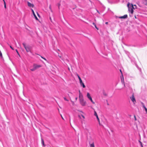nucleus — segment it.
I'll return each instance as SVG.
<instances>
[{"label":"nucleus","instance_id":"a211bd4d","mask_svg":"<svg viewBox=\"0 0 147 147\" xmlns=\"http://www.w3.org/2000/svg\"><path fill=\"white\" fill-rule=\"evenodd\" d=\"M58 56L59 57V58H60L62 60L64 61V59L63 58H62L61 56H60L59 55H58Z\"/></svg>","mask_w":147,"mask_h":147},{"label":"nucleus","instance_id":"aec40b11","mask_svg":"<svg viewBox=\"0 0 147 147\" xmlns=\"http://www.w3.org/2000/svg\"><path fill=\"white\" fill-rule=\"evenodd\" d=\"M79 96H80V95H82V96H83L82 94L80 92V90L79 91Z\"/></svg>","mask_w":147,"mask_h":147},{"label":"nucleus","instance_id":"1a4fd4ad","mask_svg":"<svg viewBox=\"0 0 147 147\" xmlns=\"http://www.w3.org/2000/svg\"><path fill=\"white\" fill-rule=\"evenodd\" d=\"M96 118H97V119L98 121V122L99 123V125H102V123H100V119L98 117V115H97V116H96Z\"/></svg>","mask_w":147,"mask_h":147},{"label":"nucleus","instance_id":"20e7f679","mask_svg":"<svg viewBox=\"0 0 147 147\" xmlns=\"http://www.w3.org/2000/svg\"><path fill=\"white\" fill-rule=\"evenodd\" d=\"M23 46L24 47L26 51L27 52H29L30 51V47L28 46H26L25 44L24 43H23Z\"/></svg>","mask_w":147,"mask_h":147},{"label":"nucleus","instance_id":"c03bdc74","mask_svg":"<svg viewBox=\"0 0 147 147\" xmlns=\"http://www.w3.org/2000/svg\"><path fill=\"white\" fill-rule=\"evenodd\" d=\"M4 2V1H5V0H3Z\"/></svg>","mask_w":147,"mask_h":147},{"label":"nucleus","instance_id":"6e6552de","mask_svg":"<svg viewBox=\"0 0 147 147\" xmlns=\"http://www.w3.org/2000/svg\"><path fill=\"white\" fill-rule=\"evenodd\" d=\"M127 15L126 14V15H124L123 16L119 17V18H120V19H125V18H127Z\"/></svg>","mask_w":147,"mask_h":147},{"label":"nucleus","instance_id":"393cba45","mask_svg":"<svg viewBox=\"0 0 147 147\" xmlns=\"http://www.w3.org/2000/svg\"><path fill=\"white\" fill-rule=\"evenodd\" d=\"M131 8H132L133 9H134V8L133 5L132 4H131Z\"/></svg>","mask_w":147,"mask_h":147},{"label":"nucleus","instance_id":"4468645a","mask_svg":"<svg viewBox=\"0 0 147 147\" xmlns=\"http://www.w3.org/2000/svg\"><path fill=\"white\" fill-rule=\"evenodd\" d=\"M81 85H82V87L83 88H85L86 86H85L84 85V83L82 82V83L80 84Z\"/></svg>","mask_w":147,"mask_h":147},{"label":"nucleus","instance_id":"39448f33","mask_svg":"<svg viewBox=\"0 0 147 147\" xmlns=\"http://www.w3.org/2000/svg\"><path fill=\"white\" fill-rule=\"evenodd\" d=\"M130 98L131 100L133 102L134 104H135L136 103V100H135V98L134 96V94H133L132 95L131 97H130Z\"/></svg>","mask_w":147,"mask_h":147},{"label":"nucleus","instance_id":"a18cd8bd","mask_svg":"<svg viewBox=\"0 0 147 147\" xmlns=\"http://www.w3.org/2000/svg\"><path fill=\"white\" fill-rule=\"evenodd\" d=\"M134 6H135V7H136V5H134Z\"/></svg>","mask_w":147,"mask_h":147},{"label":"nucleus","instance_id":"58836bf2","mask_svg":"<svg viewBox=\"0 0 147 147\" xmlns=\"http://www.w3.org/2000/svg\"><path fill=\"white\" fill-rule=\"evenodd\" d=\"M77 99H78V98L77 97H76V100H77Z\"/></svg>","mask_w":147,"mask_h":147},{"label":"nucleus","instance_id":"cd10ccee","mask_svg":"<svg viewBox=\"0 0 147 147\" xmlns=\"http://www.w3.org/2000/svg\"><path fill=\"white\" fill-rule=\"evenodd\" d=\"M49 8L50 9V10L52 11V9H51V5H49Z\"/></svg>","mask_w":147,"mask_h":147},{"label":"nucleus","instance_id":"f8f14e48","mask_svg":"<svg viewBox=\"0 0 147 147\" xmlns=\"http://www.w3.org/2000/svg\"><path fill=\"white\" fill-rule=\"evenodd\" d=\"M80 115H81V116H82V117H83V118L84 119L85 118V117L82 114V113H84L82 111H80Z\"/></svg>","mask_w":147,"mask_h":147},{"label":"nucleus","instance_id":"423d86ee","mask_svg":"<svg viewBox=\"0 0 147 147\" xmlns=\"http://www.w3.org/2000/svg\"><path fill=\"white\" fill-rule=\"evenodd\" d=\"M129 3H128L127 5V6L128 7L129 10L130 12V13L133 14L134 12V10L132 8H130L129 7Z\"/></svg>","mask_w":147,"mask_h":147},{"label":"nucleus","instance_id":"9b49d317","mask_svg":"<svg viewBox=\"0 0 147 147\" xmlns=\"http://www.w3.org/2000/svg\"><path fill=\"white\" fill-rule=\"evenodd\" d=\"M77 76H78V79L79 80L80 83H80H82V80L81 79V78L80 77V76H79V75L78 74H77Z\"/></svg>","mask_w":147,"mask_h":147},{"label":"nucleus","instance_id":"dca6fc26","mask_svg":"<svg viewBox=\"0 0 147 147\" xmlns=\"http://www.w3.org/2000/svg\"><path fill=\"white\" fill-rule=\"evenodd\" d=\"M90 147H95L94 144L93 142L91 144H90Z\"/></svg>","mask_w":147,"mask_h":147},{"label":"nucleus","instance_id":"49530a36","mask_svg":"<svg viewBox=\"0 0 147 147\" xmlns=\"http://www.w3.org/2000/svg\"><path fill=\"white\" fill-rule=\"evenodd\" d=\"M135 18H136V16H135Z\"/></svg>","mask_w":147,"mask_h":147},{"label":"nucleus","instance_id":"473e14b6","mask_svg":"<svg viewBox=\"0 0 147 147\" xmlns=\"http://www.w3.org/2000/svg\"><path fill=\"white\" fill-rule=\"evenodd\" d=\"M10 47L12 50H14L13 49L12 47L11 46H10Z\"/></svg>","mask_w":147,"mask_h":147},{"label":"nucleus","instance_id":"c756f323","mask_svg":"<svg viewBox=\"0 0 147 147\" xmlns=\"http://www.w3.org/2000/svg\"><path fill=\"white\" fill-rule=\"evenodd\" d=\"M16 51L17 53H18V55H19V53H18V51H17V49H16Z\"/></svg>","mask_w":147,"mask_h":147},{"label":"nucleus","instance_id":"2f4dec72","mask_svg":"<svg viewBox=\"0 0 147 147\" xmlns=\"http://www.w3.org/2000/svg\"><path fill=\"white\" fill-rule=\"evenodd\" d=\"M120 71L121 74L122 76L123 77V75L122 73V71H121V69H120Z\"/></svg>","mask_w":147,"mask_h":147},{"label":"nucleus","instance_id":"2eb2a0df","mask_svg":"<svg viewBox=\"0 0 147 147\" xmlns=\"http://www.w3.org/2000/svg\"><path fill=\"white\" fill-rule=\"evenodd\" d=\"M41 140L43 146H45V144H44V141L43 139L42 138H41Z\"/></svg>","mask_w":147,"mask_h":147},{"label":"nucleus","instance_id":"8fccbe9b","mask_svg":"<svg viewBox=\"0 0 147 147\" xmlns=\"http://www.w3.org/2000/svg\"><path fill=\"white\" fill-rule=\"evenodd\" d=\"M93 109L94 110H94V109Z\"/></svg>","mask_w":147,"mask_h":147},{"label":"nucleus","instance_id":"de8ad7c7","mask_svg":"<svg viewBox=\"0 0 147 147\" xmlns=\"http://www.w3.org/2000/svg\"><path fill=\"white\" fill-rule=\"evenodd\" d=\"M93 109L94 110H94V109Z\"/></svg>","mask_w":147,"mask_h":147},{"label":"nucleus","instance_id":"09e8293b","mask_svg":"<svg viewBox=\"0 0 147 147\" xmlns=\"http://www.w3.org/2000/svg\"><path fill=\"white\" fill-rule=\"evenodd\" d=\"M93 109L94 110H94V109Z\"/></svg>","mask_w":147,"mask_h":147},{"label":"nucleus","instance_id":"f3484780","mask_svg":"<svg viewBox=\"0 0 147 147\" xmlns=\"http://www.w3.org/2000/svg\"><path fill=\"white\" fill-rule=\"evenodd\" d=\"M92 24H93V25H94V26H95V28H96V29L98 30V28L97 27V26H96V24H95V23H93Z\"/></svg>","mask_w":147,"mask_h":147},{"label":"nucleus","instance_id":"7c9ffc66","mask_svg":"<svg viewBox=\"0 0 147 147\" xmlns=\"http://www.w3.org/2000/svg\"><path fill=\"white\" fill-rule=\"evenodd\" d=\"M80 116H81V115H80V114L78 115V117L80 118H81V117H80Z\"/></svg>","mask_w":147,"mask_h":147},{"label":"nucleus","instance_id":"b1692460","mask_svg":"<svg viewBox=\"0 0 147 147\" xmlns=\"http://www.w3.org/2000/svg\"><path fill=\"white\" fill-rule=\"evenodd\" d=\"M64 99L66 101H69L68 100H67L65 97H64Z\"/></svg>","mask_w":147,"mask_h":147},{"label":"nucleus","instance_id":"37998d69","mask_svg":"<svg viewBox=\"0 0 147 147\" xmlns=\"http://www.w3.org/2000/svg\"><path fill=\"white\" fill-rule=\"evenodd\" d=\"M68 70H70V69H69V68H68Z\"/></svg>","mask_w":147,"mask_h":147},{"label":"nucleus","instance_id":"9d476101","mask_svg":"<svg viewBox=\"0 0 147 147\" xmlns=\"http://www.w3.org/2000/svg\"><path fill=\"white\" fill-rule=\"evenodd\" d=\"M31 10H32V12L33 15L34 16V17L35 19L36 20H38V19L37 17H36V16L35 14L34 11L32 9H31Z\"/></svg>","mask_w":147,"mask_h":147},{"label":"nucleus","instance_id":"c85d7f7f","mask_svg":"<svg viewBox=\"0 0 147 147\" xmlns=\"http://www.w3.org/2000/svg\"><path fill=\"white\" fill-rule=\"evenodd\" d=\"M134 118H135V121H136V117L135 116V115H134Z\"/></svg>","mask_w":147,"mask_h":147},{"label":"nucleus","instance_id":"ddd939ff","mask_svg":"<svg viewBox=\"0 0 147 147\" xmlns=\"http://www.w3.org/2000/svg\"><path fill=\"white\" fill-rule=\"evenodd\" d=\"M100 123H102L103 124L102 125H99L100 126H102L103 127H104V125L105 124V122L102 120H101V121H100Z\"/></svg>","mask_w":147,"mask_h":147},{"label":"nucleus","instance_id":"f257e3e1","mask_svg":"<svg viewBox=\"0 0 147 147\" xmlns=\"http://www.w3.org/2000/svg\"><path fill=\"white\" fill-rule=\"evenodd\" d=\"M79 97L80 104L83 106H86V101L84 100L83 96H82L81 95Z\"/></svg>","mask_w":147,"mask_h":147},{"label":"nucleus","instance_id":"4c0bfd02","mask_svg":"<svg viewBox=\"0 0 147 147\" xmlns=\"http://www.w3.org/2000/svg\"><path fill=\"white\" fill-rule=\"evenodd\" d=\"M105 24H108V22H106Z\"/></svg>","mask_w":147,"mask_h":147},{"label":"nucleus","instance_id":"6ab92c4d","mask_svg":"<svg viewBox=\"0 0 147 147\" xmlns=\"http://www.w3.org/2000/svg\"><path fill=\"white\" fill-rule=\"evenodd\" d=\"M94 115L95 116H97V115H98L96 111H95V110H94Z\"/></svg>","mask_w":147,"mask_h":147},{"label":"nucleus","instance_id":"412c9836","mask_svg":"<svg viewBox=\"0 0 147 147\" xmlns=\"http://www.w3.org/2000/svg\"><path fill=\"white\" fill-rule=\"evenodd\" d=\"M143 107L144 108V109H145V111H146V113H147V109L144 106H143Z\"/></svg>","mask_w":147,"mask_h":147},{"label":"nucleus","instance_id":"bb28decb","mask_svg":"<svg viewBox=\"0 0 147 147\" xmlns=\"http://www.w3.org/2000/svg\"><path fill=\"white\" fill-rule=\"evenodd\" d=\"M41 57L44 60H45V61H46V60H47L45 58H44V57H42V56H41Z\"/></svg>","mask_w":147,"mask_h":147},{"label":"nucleus","instance_id":"0eeeda50","mask_svg":"<svg viewBox=\"0 0 147 147\" xmlns=\"http://www.w3.org/2000/svg\"><path fill=\"white\" fill-rule=\"evenodd\" d=\"M28 6L30 7H34V5L33 4H32L29 2H27Z\"/></svg>","mask_w":147,"mask_h":147},{"label":"nucleus","instance_id":"4be33fe9","mask_svg":"<svg viewBox=\"0 0 147 147\" xmlns=\"http://www.w3.org/2000/svg\"><path fill=\"white\" fill-rule=\"evenodd\" d=\"M123 82L122 81V83H123V84H124V87H125V83H124V80H123Z\"/></svg>","mask_w":147,"mask_h":147},{"label":"nucleus","instance_id":"ea45409f","mask_svg":"<svg viewBox=\"0 0 147 147\" xmlns=\"http://www.w3.org/2000/svg\"><path fill=\"white\" fill-rule=\"evenodd\" d=\"M37 15H38V16H39V15L38 13H37Z\"/></svg>","mask_w":147,"mask_h":147},{"label":"nucleus","instance_id":"a878e982","mask_svg":"<svg viewBox=\"0 0 147 147\" xmlns=\"http://www.w3.org/2000/svg\"><path fill=\"white\" fill-rule=\"evenodd\" d=\"M41 57L44 60H45V61H46V60H47L45 58H44V57H42V56H41Z\"/></svg>","mask_w":147,"mask_h":147},{"label":"nucleus","instance_id":"f704fd0d","mask_svg":"<svg viewBox=\"0 0 147 147\" xmlns=\"http://www.w3.org/2000/svg\"><path fill=\"white\" fill-rule=\"evenodd\" d=\"M65 61H66L67 62H68L69 61H68V59H65Z\"/></svg>","mask_w":147,"mask_h":147},{"label":"nucleus","instance_id":"c9c22d12","mask_svg":"<svg viewBox=\"0 0 147 147\" xmlns=\"http://www.w3.org/2000/svg\"><path fill=\"white\" fill-rule=\"evenodd\" d=\"M61 115V117L62 118V119L64 120V119L62 115Z\"/></svg>","mask_w":147,"mask_h":147},{"label":"nucleus","instance_id":"72a5a7b5","mask_svg":"<svg viewBox=\"0 0 147 147\" xmlns=\"http://www.w3.org/2000/svg\"><path fill=\"white\" fill-rule=\"evenodd\" d=\"M60 3H59L58 4V7H59H59H60Z\"/></svg>","mask_w":147,"mask_h":147},{"label":"nucleus","instance_id":"79ce46f5","mask_svg":"<svg viewBox=\"0 0 147 147\" xmlns=\"http://www.w3.org/2000/svg\"><path fill=\"white\" fill-rule=\"evenodd\" d=\"M50 19L51 21L52 22L51 18H50Z\"/></svg>","mask_w":147,"mask_h":147},{"label":"nucleus","instance_id":"7ed1b4c3","mask_svg":"<svg viewBox=\"0 0 147 147\" xmlns=\"http://www.w3.org/2000/svg\"><path fill=\"white\" fill-rule=\"evenodd\" d=\"M87 97L93 104H95V102L93 101L92 98L89 92H87Z\"/></svg>","mask_w":147,"mask_h":147},{"label":"nucleus","instance_id":"f03ea898","mask_svg":"<svg viewBox=\"0 0 147 147\" xmlns=\"http://www.w3.org/2000/svg\"><path fill=\"white\" fill-rule=\"evenodd\" d=\"M33 67L30 69L32 71H34L37 69L41 67L42 65H38L37 64H34L33 65Z\"/></svg>","mask_w":147,"mask_h":147},{"label":"nucleus","instance_id":"5701e85b","mask_svg":"<svg viewBox=\"0 0 147 147\" xmlns=\"http://www.w3.org/2000/svg\"><path fill=\"white\" fill-rule=\"evenodd\" d=\"M4 7L5 8H6V3L5 1H4Z\"/></svg>","mask_w":147,"mask_h":147},{"label":"nucleus","instance_id":"e433bc0d","mask_svg":"<svg viewBox=\"0 0 147 147\" xmlns=\"http://www.w3.org/2000/svg\"><path fill=\"white\" fill-rule=\"evenodd\" d=\"M140 143H141V146L142 147H143V146H142V143L141 142H140Z\"/></svg>","mask_w":147,"mask_h":147},{"label":"nucleus","instance_id":"a19ab883","mask_svg":"<svg viewBox=\"0 0 147 147\" xmlns=\"http://www.w3.org/2000/svg\"><path fill=\"white\" fill-rule=\"evenodd\" d=\"M145 4V5H147V2Z\"/></svg>","mask_w":147,"mask_h":147}]
</instances>
